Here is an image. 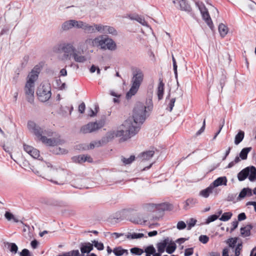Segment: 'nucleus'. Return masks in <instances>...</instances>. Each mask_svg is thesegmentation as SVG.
I'll return each mask as SVG.
<instances>
[{"label": "nucleus", "mask_w": 256, "mask_h": 256, "mask_svg": "<svg viewBox=\"0 0 256 256\" xmlns=\"http://www.w3.org/2000/svg\"><path fill=\"white\" fill-rule=\"evenodd\" d=\"M28 128L39 140L47 146H54L60 144V140L56 138H48L46 136H50L52 135V132L50 130L40 127L34 121L28 122Z\"/></svg>", "instance_id": "1"}, {"label": "nucleus", "mask_w": 256, "mask_h": 256, "mask_svg": "<svg viewBox=\"0 0 256 256\" xmlns=\"http://www.w3.org/2000/svg\"><path fill=\"white\" fill-rule=\"evenodd\" d=\"M146 106L141 102L136 104L134 110L132 118H128L126 120H130L131 124L130 128L134 133V135L138 133L140 129V126L143 124L146 120L147 115Z\"/></svg>", "instance_id": "2"}, {"label": "nucleus", "mask_w": 256, "mask_h": 256, "mask_svg": "<svg viewBox=\"0 0 256 256\" xmlns=\"http://www.w3.org/2000/svg\"><path fill=\"white\" fill-rule=\"evenodd\" d=\"M60 48L64 53L63 60L72 59L75 62L84 64L88 60V57L82 54L79 49H76L72 43L65 42L60 45Z\"/></svg>", "instance_id": "3"}, {"label": "nucleus", "mask_w": 256, "mask_h": 256, "mask_svg": "<svg viewBox=\"0 0 256 256\" xmlns=\"http://www.w3.org/2000/svg\"><path fill=\"white\" fill-rule=\"evenodd\" d=\"M130 124L131 123L130 120H125L122 126L116 130L108 131L102 137V141L108 143L116 137H122L124 140H126L134 136V132L130 128Z\"/></svg>", "instance_id": "4"}, {"label": "nucleus", "mask_w": 256, "mask_h": 256, "mask_svg": "<svg viewBox=\"0 0 256 256\" xmlns=\"http://www.w3.org/2000/svg\"><path fill=\"white\" fill-rule=\"evenodd\" d=\"M143 78L144 74L142 70L136 68L133 72L132 86L126 94V98L128 100L130 99L136 94L143 80Z\"/></svg>", "instance_id": "5"}, {"label": "nucleus", "mask_w": 256, "mask_h": 256, "mask_svg": "<svg viewBox=\"0 0 256 256\" xmlns=\"http://www.w3.org/2000/svg\"><path fill=\"white\" fill-rule=\"evenodd\" d=\"M36 94L39 100L42 102L48 101L51 97V87L48 82L42 83L38 88Z\"/></svg>", "instance_id": "6"}, {"label": "nucleus", "mask_w": 256, "mask_h": 256, "mask_svg": "<svg viewBox=\"0 0 256 256\" xmlns=\"http://www.w3.org/2000/svg\"><path fill=\"white\" fill-rule=\"evenodd\" d=\"M104 126V122L102 120L95 122H90L82 126L80 129V132L84 134L92 133Z\"/></svg>", "instance_id": "7"}, {"label": "nucleus", "mask_w": 256, "mask_h": 256, "mask_svg": "<svg viewBox=\"0 0 256 256\" xmlns=\"http://www.w3.org/2000/svg\"><path fill=\"white\" fill-rule=\"evenodd\" d=\"M196 4L198 7L199 10L200 12L203 20L207 24L208 26L212 30L214 28V25L209 14L208 8L202 2H196Z\"/></svg>", "instance_id": "8"}, {"label": "nucleus", "mask_w": 256, "mask_h": 256, "mask_svg": "<svg viewBox=\"0 0 256 256\" xmlns=\"http://www.w3.org/2000/svg\"><path fill=\"white\" fill-rule=\"evenodd\" d=\"M42 165L44 166V167L46 166L48 168H50V170H56V171H58V170H60V171L58 172L59 174L62 176L60 177L59 178V179L61 180V182L60 183H58V184H63L68 181L66 178L68 172L64 169H60V168H58L51 164L50 163L47 162H44L42 163Z\"/></svg>", "instance_id": "9"}, {"label": "nucleus", "mask_w": 256, "mask_h": 256, "mask_svg": "<svg viewBox=\"0 0 256 256\" xmlns=\"http://www.w3.org/2000/svg\"><path fill=\"white\" fill-rule=\"evenodd\" d=\"M24 91L28 101L32 103L34 101V84L26 82Z\"/></svg>", "instance_id": "10"}, {"label": "nucleus", "mask_w": 256, "mask_h": 256, "mask_svg": "<svg viewBox=\"0 0 256 256\" xmlns=\"http://www.w3.org/2000/svg\"><path fill=\"white\" fill-rule=\"evenodd\" d=\"M40 70L39 68L35 66L28 74L26 82L34 84L35 82L37 80L40 73Z\"/></svg>", "instance_id": "11"}, {"label": "nucleus", "mask_w": 256, "mask_h": 256, "mask_svg": "<svg viewBox=\"0 0 256 256\" xmlns=\"http://www.w3.org/2000/svg\"><path fill=\"white\" fill-rule=\"evenodd\" d=\"M93 47L94 46L92 38H88L80 44V48L78 49L82 52V54H83L84 51Z\"/></svg>", "instance_id": "12"}, {"label": "nucleus", "mask_w": 256, "mask_h": 256, "mask_svg": "<svg viewBox=\"0 0 256 256\" xmlns=\"http://www.w3.org/2000/svg\"><path fill=\"white\" fill-rule=\"evenodd\" d=\"M24 151L34 158H38L40 156V152L36 148L26 144H24Z\"/></svg>", "instance_id": "13"}, {"label": "nucleus", "mask_w": 256, "mask_h": 256, "mask_svg": "<svg viewBox=\"0 0 256 256\" xmlns=\"http://www.w3.org/2000/svg\"><path fill=\"white\" fill-rule=\"evenodd\" d=\"M104 42V48H102V50H108L111 51H114L116 49V43L112 38H109L107 36H106Z\"/></svg>", "instance_id": "14"}, {"label": "nucleus", "mask_w": 256, "mask_h": 256, "mask_svg": "<svg viewBox=\"0 0 256 256\" xmlns=\"http://www.w3.org/2000/svg\"><path fill=\"white\" fill-rule=\"evenodd\" d=\"M106 37V35H100L97 37H96L94 38H92V40L94 42V47H100L101 49L102 50V48H104V38Z\"/></svg>", "instance_id": "15"}, {"label": "nucleus", "mask_w": 256, "mask_h": 256, "mask_svg": "<svg viewBox=\"0 0 256 256\" xmlns=\"http://www.w3.org/2000/svg\"><path fill=\"white\" fill-rule=\"evenodd\" d=\"M228 180L226 176H220L210 184L215 189V188L220 186H226Z\"/></svg>", "instance_id": "16"}, {"label": "nucleus", "mask_w": 256, "mask_h": 256, "mask_svg": "<svg viewBox=\"0 0 256 256\" xmlns=\"http://www.w3.org/2000/svg\"><path fill=\"white\" fill-rule=\"evenodd\" d=\"M72 159L74 162L78 163H82L85 162H92V160L90 156L84 154L74 156Z\"/></svg>", "instance_id": "17"}, {"label": "nucleus", "mask_w": 256, "mask_h": 256, "mask_svg": "<svg viewBox=\"0 0 256 256\" xmlns=\"http://www.w3.org/2000/svg\"><path fill=\"white\" fill-rule=\"evenodd\" d=\"M170 243V238H167L156 244L158 251L163 253L166 248L167 245Z\"/></svg>", "instance_id": "18"}, {"label": "nucleus", "mask_w": 256, "mask_h": 256, "mask_svg": "<svg viewBox=\"0 0 256 256\" xmlns=\"http://www.w3.org/2000/svg\"><path fill=\"white\" fill-rule=\"evenodd\" d=\"M252 196V190L248 188H244L238 196V200L239 201L241 200L242 199L244 198L246 196Z\"/></svg>", "instance_id": "19"}, {"label": "nucleus", "mask_w": 256, "mask_h": 256, "mask_svg": "<svg viewBox=\"0 0 256 256\" xmlns=\"http://www.w3.org/2000/svg\"><path fill=\"white\" fill-rule=\"evenodd\" d=\"M80 248L82 254L89 253L93 250V244L90 242L82 243Z\"/></svg>", "instance_id": "20"}, {"label": "nucleus", "mask_w": 256, "mask_h": 256, "mask_svg": "<svg viewBox=\"0 0 256 256\" xmlns=\"http://www.w3.org/2000/svg\"><path fill=\"white\" fill-rule=\"evenodd\" d=\"M164 84L162 78H159V84L157 88V94L158 100H162L163 98Z\"/></svg>", "instance_id": "21"}, {"label": "nucleus", "mask_w": 256, "mask_h": 256, "mask_svg": "<svg viewBox=\"0 0 256 256\" xmlns=\"http://www.w3.org/2000/svg\"><path fill=\"white\" fill-rule=\"evenodd\" d=\"M214 190V188L212 186L211 184H210L208 188H206L202 190L200 192V196L204 197V198H207L208 197L210 194H212Z\"/></svg>", "instance_id": "22"}, {"label": "nucleus", "mask_w": 256, "mask_h": 256, "mask_svg": "<svg viewBox=\"0 0 256 256\" xmlns=\"http://www.w3.org/2000/svg\"><path fill=\"white\" fill-rule=\"evenodd\" d=\"M112 252L116 256H122L124 254L127 256L128 254V250L124 249L121 246H118L114 248L112 250Z\"/></svg>", "instance_id": "23"}, {"label": "nucleus", "mask_w": 256, "mask_h": 256, "mask_svg": "<svg viewBox=\"0 0 256 256\" xmlns=\"http://www.w3.org/2000/svg\"><path fill=\"white\" fill-rule=\"evenodd\" d=\"M197 203L198 200L196 198H189L186 200L184 208L185 210H188L194 206Z\"/></svg>", "instance_id": "24"}, {"label": "nucleus", "mask_w": 256, "mask_h": 256, "mask_svg": "<svg viewBox=\"0 0 256 256\" xmlns=\"http://www.w3.org/2000/svg\"><path fill=\"white\" fill-rule=\"evenodd\" d=\"M20 166L26 170H32L34 173L37 174H38V172L34 171V166H31L29 164V162L27 160H22V162L20 164Z\"/></svg>", "instance_id": "25"}, {"label": "nucleus", "mask_w": 256, "mask_h": 256, "mask_svg": "<svg viewBox=\"0 0 256 256\" xmlns=\"http://www.w3.org/2000/svg\"><path fill=\"white\" fill-rule=\"evenodd\" d=\"M74 28L73 20H70L64 22L62 24V30L64 31L68 30Z\"/></svg>", "instance_id": "26"}, {"label": "nucleus", "mask_w": 256, "mask_h": 256, "mask_svg": "<svg viewBox=\"0 0 256 256\" xmlns=\"http://www.w3.org/2000/svg\"><path fill=\"white\" fill-rule=\"evenodd\" d=\"M248 179L251 182L256 180V168L254 166L248 167Z\"/></svg>", "instance_id": "27"}, {"label": "nucleus", "mask_w": 256, "mask_h": 256, "mask_svg": "<svg viewBox=\"0 0 256 256\" xmlns=\"http://www.w3.org/2000/svg\"><path fill=\"white\" fill-rule=\"evenodd\" d=\"M248 167L242 170L238 174V178L240 181L244 180L248 176Z\"/></svg>", "instance_id": "28"}, {"label": "nucleus", "mask_w": 256, "mask_h": 256, "mask_svg": "<svg viewBox=\"0 0 256 256\" xmlns=\"http://www.w3.org/2000/svg\"><path fill=\"white\" fill-rule=\"evenodd\" d=\"M103 34L116 36L118 32L114 27L109 26H104Z\"/></svg>", "instance_id": "29"}, {"label": "nucleus", "mask_w": 256, "mask_h": 256, "mask_svg": "<svg viewBox=\"0 0 256 256\" xmlns=\"http://www.w3.org/2000/svg\"><path fill=\"white\" fill-rule=\"evenodd\" d=\"M252 226L250 225H248L244 227L240 228V234L243 237H246L250 235V230Z\"/></svg>", "instance_id": "30"}, {"label": "nucleus", "mask_w": 256, "mask_h": 256, "mask_svg": "<svg viewBox=\"0 0 256 256\" xmlns=\"http://www.w3.org/2000/svg\"><path fill=\"white\" fill-rule=\"evenodd\" d=\"M154 150L144 152L141 154L140 157L142 160H148L151 158L154 155Z\"/></svg>", "instance_id": "31"}, {"label": "nucleus", "mask_w": 256, "mask_h": 256, "mask_svg": "<svg viewBox=\"0 0 256 256\" xmlns=\"http://www.w3.org/2000/svg\"><path fill=\"white\" fill-rule=\"evenodd\" d=\"M178 8L182 10H184L186 12H190L191 10L190 6L188 3H186V0H182L181 1L178 6Z\"/></svg>", "instance_id": "32"}, {"label": "nucleus", "mask_w": 256, "mask_h": 256, "mask_svg": "<svg viewBox=\"0 0 256 256\" xmlns=\"http://www.w3.org/2000/svg\"><path fill=\"white\" fill-rule=\"evenodd\" d=\"M237 194L235 192H230L228 194L226 198V200L228 202H232L235 204L236 202H238V200Z\"/></svg>", "instance_id": "33"}, {"label": "nucleus", "mask_w": 256, "mask_h": 256, "mask_svg": "<svg viewBox=\"0 0 256 256\" xmlns=\"http://www.w3.org/2000/svg\"><path fill=\"white\" fill-rule=\"evenodd\" d=\"M176 248V244L170 240V243L167 245L166 249V252L169 254H171L175 251Z\"/></svg>", "instance_id": "34"}, {"label": "nucleus", "mask_w": 256, "mask_h": 256, "mask_svg": "<svg viewBox=\"0 0 256 256\" xmlns=\"http://www.w3.org/2000/svg\"><path fill=\"white\" fill-rule=\"evenodd\" d=\"M218 31L220 35L222 37H224L228 32V27L223 24H220L218 26Z\"/></svg>", "instance_id": "35"}, {"label": "nucleus", "mask_w": 256, "mask_h": 256, "mask_svg": "<svg viewBox=\"0 0 256 256\" xmlns=\"http://www.w3.org/2000/svg\"><path fill=\"white\" fill-rule=\"evenodd\" d=\"M6 244L8 246V248L12 254H16L17 253L18 247L15 243L6 242Z\"/></svg>", "instance_id": "36"}, {"label": "nucleus", "mask_w": 256, "mask_h": 256, "mask_svg": "<svg viewBox=\"0 0 256 256\" xmlns=\"http://www.w3.org/2000/svg\"><path fill=\"white\" fill-rule=\"evenodd\" d=\"M244 132L242 130H240L237 134L235 136L234 144L236 145L238 144L244 139Z\"/></svg>", "instance_id": "37"}, {"label": "nucleus", "mask_w": 256, "mask_h": 256, "mask_svg": "<svg viewBox=\"0 0 256 256\" xmlns=\"http://www.w3.org/2000/svg\"><path fill=\"white\" fill-rule=\"evenodd\" d=\"M126 236L128 239H138L143 238L144 234L142 233H128Z\"/></svg>", "instance_id": "38"}, {"label": "nucleus", "mask_w": 256, "mask_h": 256, "mask_svg": "<svg viewBox=\"0 0 256 256\" xmlns=\"http://www.w3.org/2000/svg\"><path fill=\"white\" fill-rule=\"evenodd\" d=\"M144 251L146 253V256H152L156 250L152 245H150L146 247Z\"/></svg>", "instance_id": "39"}, {"label": "nucleus", "mask_w": 256, "mask_h": 256, "mask_svg": "<svg viewBox=\"0 0 256 256\" xmlns=\"http://www.w3.org/2000/svg\"><path fill=\"white\" fill-rule=\"evenodd\" d=\"M252 148H243L240 153V157L242 160H246L248 156V153L250 151Z\"/></svg>", "instance_id": "40"}, {"label": "nucleus", "mask_w": 256, "mask_h": 256, "mask_svg": "<svg viewBox=\"0 0 256 256\" xmlns=\"http://www.w3.org/2000/svg\"><path fill=\"white\" fill-rule=\"evenodd\" d=\"M106 144V142H104L102 141V139L100 140H96V141H94V142H92L90 144V148L92 149L94 147H99V146H100Z\"/></svg>", "instance_id": "41"}, {"label": "nucleus", "mask_w": 256, "mask_h": 256, "mask_svg": "<svg viewBox=\"0 0 256 256\" xmlns=\"http://www.w3.org/2000/svg\"><path fill=\"white\" fill-rule=\"evenodd\" d=\"M83 30L88 33H94V25H90L88 24L85 22Z\"/></svg>", "instance_id": "42"}, {"label": "nucleus", "mask_w": 256, "mask_h": 256, "mask_svg": "<svg viewBox=\"0 0 256 256\" xmlns=\"http://www.w3.org/2000/svg\"><path fill=\"white\" fill-rule=\"evenodd\" d=\"M85 22L82 20H73L74 28H81L84 30Z\"/></svg>", "instance_id": "43"}, {"label": "nucleus", "mask_w": 256, "mask_h": 256, "mask_svg": "<svg viewBox=\"0 0 256 256\" xmlns=\"http://www.w3.org/2000/svg\"><path fill=\"white\" fill-rule=\"evenodd\" d=\"M232 214L230 212H224L222 216L220 218V220L223 222H226L232 218Z\"/></svg>", "instance_id": "44"}, {"label": "nucleus", "mask_w": 256, "mask_h": 256, "mask_svg": "<svg viewBox=\"0 0 256 256\" xmlns=\"http://www.w3.org/2000/svg\"><path fill=\"white\" fill-rule=\"evenodd\" d=\"M130 251L132 254L136 256H140L144 252L142 249L136 247L132 248Z\"/></svg>", "instance_id": "45"}, {"label": "nucleus", "mask_w": 256, "mask_h": 256, "mask_svg": "<svg viewBox=\"0 0 256 256\" xmlns=\"http://www.w3.org/2000/svg\"><path fill=\"white\" fill-rule=\"evenodd\" d=\"M135 159V156H131L128 158H126L124 157L122 158V161L125 164H130L133 161H134Z\"/></svg>", "instance_id": "46"}, {"label": "nucleus", "mask_w": 256, "mask_h": 256, "mask_svg": "<svg viewBox=\"0 0 256 256\" xmlns=\"http://www.w3.org/2000/svg\"><path fill=\"white\" fill-rule=\"evenodd\" d=\"M4 216L9 221L13 220L16 222H18V220L16 218L12 213L8 212H6L5 213Z\"/></svg>", "instance_id": "47"}, {"label": "nucleus", "mask_w": 256, "mask_h": 256, "mask_svg": "<svg viewBox=\"0 0 256 256\" xmlns=\"http://www.w3.org/2000/svg\"><path fill=\"white\" fill-rule=\"evenodd\" d=\"M98 250H102L104 249V246L102 242H98L97 240H94L92 241V244Z\"/></svg>", "instance_id": "48"}, {"label": "nucleus", "mask_w": 256, "mask_h": 256, "mask_svg": "<svg viewBox=\"0 0 256 256\" xmlns=\"http://www.w3.org/2000/svg\"><path fill=\"white\" fill-rule=\"evenodd\" d=\"M238 240L237 238H230L228 240L227 242L228 244L230 247L234 248L236 246Z\"/></svg>", "instance_id": "49"}, {"label": "nucleus", "mask_w": 256, "mask_h": 256, "mask_svg": "<svg viewBox=\"0 0 256 256\" xmlns=\"http://www.w3.org/2000/svg\"><path fill=\"white\" fill-rule=\"evenodd\" d=\"M64 256H80V252L78 250H72L64 252Z\"/></svg>", "instance_id": "50"}, {"label": "nucleus", "mask_w": 256, "mask_h": 256, "mask_svg": "<svg viewBox=\"0 0 256 256\" xmlns=\"http://www.w3.org/2000/svg\"><path fill=\"white\" fill-rule=\"evenodd\" d=\"M218 218V216H217L216 214H214L209 216L207 219L206 220V221L205 222L206 224H208L211 222H212L216 220H217Z\"/></svg>", "instance_id": "51"}, {"label": "nucleus", "mask_w": 256, "mask_h": 256, "mask_svg": "<svg viewBox=\"0 0 256 256\" xmlns=\"http://www.w3.org/2000/svg\"><path fill=\"white\" fill-rule=\"evenodd\" d=\"M136 21L142 26L149 28L151 30V28L149 26L147 22L142 17L139 16Z\"/></svg>", "instance_id": "52"}, {"label": "nucleus", "mask_w": 256, "mask_h": 256, "mask_svg": "<svg viewBox=\"0 0 256 256\" xmlns=\"http://www.w3.org/2000/svg\"><path fill=\"white\" fill-rule=\"evenodd\" d=\"M104 25L100 24H94V30H95V32H98L101 33H103L104 32Z\"/></svg>", "instance_id": "53"}, {"label": "nucleus", "mask_w": 256, "mask_h": 256, "mask_svg": "<svg viewBox=\"0 0 256 256\" xmlns=\"http://www.w3.org/2000/svg\"><path fill=\"white\" fill-rule=\"evenodd\" d=\"M209 240V238L206 235H201L199 237V240L202 244H206Z\"/></svg>", "instance_id": "54"}, {"label": "nucleus", "mask_w": 256, "mask_h": 256, "mask_svg": "<svg viewBox=\"0 0 256 256\" xmlns=\"http://www.w3.org/2000/svg\"><path fill=\"white\" fill-rule=\"evenodd\" d=\"M242 248V243L238 244L235 248V256H239L240 255Z\"/></svg>", "instance_id": "55"}, {"label": "nucleus", "mask_w": 256, "mask_h": 256, "mask_svg": "<svg viewBox=\"0 0 256 256\" xmlns=\"http://www.w3.org/2000/svg\"><path fill=\"white\" fill-rule=\"evenodd\" d=\"M176 228L179 230H184L186 228V224L184 222L180 221L178 222Z\"/></svg>", "instance_id": "56"}, {"label": "nucleus", "mask_w": 256, "mask_h": 256, "mask_svg": "<svg viewBox=\"0 0 256 256\" xmlns=\"http://www.w3.org/2000/svg\"><path fill=\"white\" fill-rule=\"evenodd\" d=\"M196 222V220L194 218H192L188 222V230L191 229V228L194 226Z\"/></svg>", "instance_id": "57"}, {"label": "nucleus", "mask_w": 256, "mask_h": 256, "mask_svg": "<svg viewBox=\"0 0 256 256\" xmlns=\"http://www.w3.org/2000/svg\"><path fill=\"white\" fill-rule=\"evenodd\" d=\"M20 72V70L19 69H17L14 72V74L12 78V80L14 83H16L18 82Z\"/></svg>", "instance_id": "58"}, {"label": "nucleus", "mask_w": 256, "mask_h": 256, "mask_svg": "<svg viewBox=\"0 0 256 256\" xmlns=\"http://www.w3.org/2000/svg\"><path fill=\"white\" fill-rule=\"evenodd\" d=\"M248 6L252 10H256V3L254 1L250 0Z\"/></svg>", "instance_id": "59"}, {"label": "nucleus", "mask_w": 256, "mask_h": 256, "mask_svg": "<svg viewBox=\"0 0 256 256\" xmlns=\"http://www.w3.org/2000/svg\"><path fill=\"white\" fill-rule=\"evenodd\" d=\"M175 102H176L175 98H172L170 100V102L168 104V110L170 112H171L172 110V108L174 105Z\"/></svg>", "instance_id": "60"}, {"label": "nucleus", "mask_w": 256, "mask_h": 256, "mask_svg": "<svg viewBox=\"0 0 256 256\" xmlns=\"http://www.w3.org/2000/svg\"><path fill=\"white\" fill-rule=\"evenodd\" d=\"M20 256H31L30 251L26 248H24L20 253Z\"/></svg>", "instance_id": "61"}, {"label": "nucleus", "mask_w": 256, "mask_h": 256, "mask_svg": "<svg viewBox=\"0 0 256 256\" xmlns=\"http://www.w3.org/2000/svg\"><path fill=\"white\" fill-rule=\"evenodd\" d=\"M194 250L192 248H188L185 250L184 256H190L192 254Z\"/></svg>", "instance_id": "62"}, {"label": "nucleus", "mask_w": 256, "mask_h": 256, "mask_svg": "<svg viewBox=\"0 0 256 256\" xmlns=\"http://www.w3.org/2000/svg\"><path fill=\"white\" fill-rule=\"evenodd\" d=\"M85 108L86 106L84 103H81L78 106V112L81 114H83L85 110Z\"/></svg>", "instance_id": "63"}, {"label": "nucleus", "mask_w": 256, "mask_h": 256, "mask_svg": "<svg viewBox=\"0 0 256 256\" xmlns=\"http://www.w3.org/2000/svg\"><path fill=\"white\" fill-rule=\"evenodd\" d=\"M246 215L244 212H242L238 215V220L242 221L246 220Z\"/></svg>", "instance_id": "64"}]
</instances>
